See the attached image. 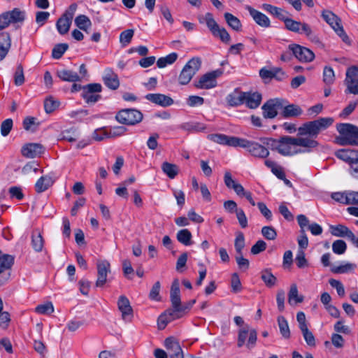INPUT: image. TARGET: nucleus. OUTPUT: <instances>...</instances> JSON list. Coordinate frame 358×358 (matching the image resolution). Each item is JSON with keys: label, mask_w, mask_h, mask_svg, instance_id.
<instances>
[{"label": "nucleus", "mask_w": 358, "mask_h": 358, "mask_svg": "<svg viewBox=\"0 0 358 358\" xmlns=\"http://www.w3.org/2000/svg\"><path fill=\"white\" fill-rule=\"evenodd\" d=\"M260 141L272 150L286 157L310 152L319 145L316 140L290 136H283L279 138H261Z\"/></svg>", "instance_id": "1"}, {"label": "nucleus", "mask_w": 358, "mask_h": 358, "mask_svg": "<svg viewBox=\"0 0 358 358\" xmlns=\"http://www.w3.org/2000/svg\"><path fill=\"white\" fill-rule=\"evenodd\" d=\"M334 122L332 117H320L302 124L298 128V137L315 140L322 131L327 129Z\"/></svg>", "instance_id": "2"}, {"label": "nucleus", "mask_w": 358, "mask_h": 358, "mask_svg": "<svg viewBox=\"0 0 358 358\" xmlns=\"http://www.w3.org/2000/svg\"><path fill=\"white\" fill-rule=\"evenodd\" d=\"M339 136L335 138V142L339 145L358 146V127L350 123H340L336 125Z\"/></svg>", "instance_id": "3"}, {"label": "nucleus", "mask_w": 358, "mask_h": 358, "mask_svg": "<svg viewBox=\"0 0 358 358\" xmlns=\"http://www.w3.org/2000/svg\"><path fill=\"white\" fill-rule=\"evenodd\" d=\"M257 332L250 327L249 324L239 328L237 337V347L242 348L245 346L248 350L253 349L257 343Z\"/></svg>", "instance_id": "4"}, {"label": "nucleus", "mask_w": 358, "mask_h": 358, "mask_svg": "<svg viewBox=\"0 0 358 358\" xmlns=\"http://www.w3.org/2000/svg\"><path fill=\"white\" fill-rule=\"evenodd\" d=\"M201 60L199 57H193L189 59L182 68L179 76L178 83L182 85H187L200 69Z\"/></svg>", "instance_id": "5"}, {"label": "nucleus", "mask_w": 358, "mask_h": 358, "mask_svg": "<svg viewBox=\"0 0 358 358\" xmlns=\"http://www.w3.org/2000/svg\"><path fill=\"white\" fill-rule=\"evenodd\" d=\"M238 147L245 148L251 156L258 159H266L270 154L264 145L246 138H241Z\"/></svg>", "instance_id": "6"}, {"label": "nucleus", "mask_w": 358, "mask_h": 358, "mask_svg": "<svg viewBox=\"0 0 358 358\" xmlns=\"http://www.w3.org/2000/svg\"><path fill=\"white\" fill-rule=\"evenodd\" d=\"M143 113L134 108L122 109L115 115V120L122 124L135 125L143 120Z\"/></svg>", "instance_id": "7"}, {"label": "nucleus", "mask_w": 358, "mask_h": 358, "mask_svg": "<svg viewBox=\"0 0 358 358\" xmlns=\"http://www.w3.org/2000/svg\"><path fill=\"white\" fill-rule=\"evenodd\" d=\"M101 90L102 86L99 83L88 84L83 86L81 96L87 103H95L101 98L100 94H96Z\"/></svg>", "instance_id": "8"}, {"label": "nucleus", "mask_w": 358, "mask_h": 358, "mask_svg": "<svg viewBox=\"0 0 358 358\" xmlns=\"http://www.w3.org/2000/svg\"><path fill=\"white\" fill-rule=\"evenodd\" d=\"M170 300L172 309L168 310L169 315H180V308L181 306L180 284L178 279L173 280L170 291Z\"/></svg>", "instance_id": "9"}, {"label": "nucleus", "mask_w": 358, "mask_h": 358, "mask_svg": "<svg viewBox=\"0 0 358 358\" xmlns=\"http://www.w3.org/2000/svg\"><path fill=\"white\" fill-rule=\"evenodd\" d=\"M222 72L219 70L206 73L201 76L197 81H195L194 85L197 89H212L217 86V78L221 75Z\"/></svg>", "instance_id": "10"}, {"label": "nucleus", "mask_w": 358, "mask_h": 358, "mask_svg": "<svg viewBox=\"0 0 358 358\" xmlns=\"http://www.w3.org/2000/svg\"><path fill=\"white\" fill-rule=\"evenodd\" d=\"M346 85L345 93L358 94V67L352 66L346 71L345 80Z\"/></svg>", "instance_id": "11"}, {"label": "nucleus", "mask_w": 358, "mask_h": 358, "mask_svg": "<svg viewBox=\"0 0 358 358\" xmlns=\"http://www.w3.org/2000/svg\"><path fill=\"white\" fill-rule=\"evenodd\" d=\"M289 49L296 58L301 62H310L315 58V54L313 51L306 47L297 44H291L289 45Z\"/></svg>", "instance_id": "12"}, {"label": "nucleus", "mask_w": 358, "mask_h": 358, "mask_svg": "<svg viewBox=\"0 0 358 358\" xmlns=\"http://www.w3.org/2000/svg\"><path fill=\"white\" fill-rule=\"evenodd\" d=\"M283 100L280 99H270L262 107L264 118L272 119L278 115V110L283 106Z\"/></svg>", "instance_id": "13"}, {"label": "nucleus", "mask_w": 358, "mask_h": 358, "mask_svg": "<svg viewBox=\"0 0 358 358\" xmlns=\"http://www.w3.org/2000/svg\"><path fill=\"white\" fill-rule=\"evenodd\" d=\"M208 139L222 145L238 147L241 138L230 136L223 134H212L208 135Z\"/></svg>", "instance_id": "14"}, {"label": "nucleus", "mask_w": 358, "mask_h": 358, "mask_svg": "<svg viewBox=\"0 0 358 358\" xmlns=\"http://www.w3.org/2000/svg\"><path fill=\"white\" fill-rule=\"evenodd\" d=\"M96 267L98 277L96 282V286L98 287H102L107 281L108 273L110 271V265L108 261L101 260L97 262Z\"/></svg>", "instance_id": "15"}, {"label": "nucleus", "mask_w": 358, "mask_h": 358, "mask_svg": "<svg viewBox=\"0 0 358 358\" xmlns=\"http://www.w3.org/2000/svg\"><path fill=\"white\" fill-rule=\"evenodd\" d=\"M117 306L122 313V318L124 321H131L133 317V309L128 298L124 295H121L117 301Z\"/></svg>", "instance_id": "16"}, {"label": "nucleus", "mask_w": 358, "mask_h": 358, "mask_svg": "<svg viewBox=\"0 0 358 358\" xmlns=\"http://www.w3.org/2000/svg\"><path fill=\"white\" fill-rule=\"evenodd\" d=\"M145 98L152 103L162 107H168L173 103V100L171 96L159 93L148 94Z\"/></svg>", "instance_id": "17"}, {"label": "nucleus", "mask_w": 358, "mask_h": 358, "mask_svg": "<svg viewBox=\"0 0 358 358\" xmlns=\"http://www.w3.org/2000/svg\"><path fill=\"white\" fill-rule=\"evenodd\" d=\"M245 9L248 10L250 15L258 25L265 28L270 27V20L265 14L253 8L250 6H246Z\"/></svg>", "instance_id": "18"}, {"label": "nucleus", "mask_w": 358, "mask_h": 358, "mask_svg": "<svg viewBox=\"0 0 358 358\" xmlns=\"http://www.w3.org/2000/svg\"><path fill=\"white\" fill-rule=\"evenodd\" d=\"M22 155L27 158H35L43 152V148L38 143H28L22 148Z\"/></svg>", "instance_id": "19"}, {"label": "nucleus", "mask_w": 358, "mask_h": 358, "mask_svg": "<svg viewBox=\"0 0 358 358\" xmlns=\"http://www.w3.org/2000/svg\"><path fill=\"white\" fill-rule=\"evenodd\" d=\"M338 159L348 163L350 166L355 160H358V150L352 149H340L335 152Z\"/></svg>", "instance_id": "20"}, {"label": "nucleus", "mask_w": 358, "mask_h": 358, "mask_svg": "<svg viewBox=\"0 0 358 358\" xmlns=\"http://www.w3.org/2000/svg\"><path fill=\"white\" fill-rule=\"evenodd\" d=\"M245 96V92H242L239 88H236L227 96L226 101L229 106L236 107L244 103Z\"/></svg>", "instance_id": "21"}, {"label": "nucleus", "mask_w": 358, "mask_h": 358, "mask_svg": "<svg viewBox=\"0 0 358 358\" xmlns=\"http://www.w3.org/2000/svg\"><path fill=\"white\" fill-rule=\"evenodd\" d=\"M199 23L206 24L212 34H215V31L220 29L219 24L215 20L211 13H206L204 15L198 17Z\"/></svg>", "instance_id": "22"}, {"label": "nucleus", "mask_w": 358, "mask_h": 358, "mask_svg": "<svg viewBox=\"0 0 358 358\" xmlns=\"http://www.w3.org/2000/svg\"><path fill=\"white\" fill-rule=\"evenodd\" d=\"M322 17L324 21L331 26L335 32L339 28L343 27L341 19L330 10H324L322 13Z\"/></svg>", "instance_id": "23"}, {"label": "nucleus", "mask_w": 358, "mask_h": 358, "mask_svg": "<svg viewBox=\"0 0 358 358\" xmlns=\"http://www.w3.org/2000/svg\"><path fill=\"white\" fill-rule=\"evenodd\" d=\"M103 80L104 84L111 90H116L119 87L118 76L110 69L106 70Z\"/></svg>", "instance_id": "24"}, {"label": "nucleus", "mask_w": 358, "mask_h": 358, "mask_svg": "<svg viewBox=\"0 0 358 358\" xmlns=\"http://www.w3.org/2000/svg\"><path fill=\"white\" fill-rule=\"evenodd\" d=\"M11 45L10 34L7 32L0 33V61L7 55Z\"/></svg>", "instance_id": "25"}, {"label": "nucleus", "mask_w": 358, "mask_h": 358, "mask_svg": "<svg viewBox=\"0 0 358 358\" xmlns=\"http://www.w3.org/2000/svg\"><path fill=\"white\" fill-rule=\"evenodd\" d=\"M262 95L258 92H247L244 98V103L247 107L257 108L261 103Z\"/></svg>", "instance_id": "26"}, {"label": "nucleus", "mask_w": 358, "mask_h": 358, "mask_svg": "<svg viewBox=\"0 0 358 358\" xmlns=\"http://www.w3.org/2000/svg\"><path fill=\"white\" fill-rule=\"evenodd\" d=\"M300 33L299 34H304L308 40H310L312 43L315 44H320L321 41L318 35L315 31L313 30L311 27L305 22H302L301 26L300 27Z\"/></svg>", "instance_id": "27"}, {"label": "nucleus", "mask_w": 358, "mask_h": 358, "mask_svg": "<svg viewBox=\"0 0 358 358\" xmlns=\"http://www.w3.org/2000/svg\"><path fill=\"white\" fill-rule=\"evenodd\" d=\"M262 8L266 12L269 13L276 18L279 19L281 21H284L285 19L287 17L288 13L285 10L274 6L271 4L264 3L262 4Z\"/></svg>", "instance_id": "28"}, {"label": "nucleus", "mask_w": 358, "mask_h": 358, "mask_svg": "<svg viewBox=\"0 0 358 358\" xmlns=\"http://www.w3.org/2000/svg\"><path fill=\"white\" fill-rule=\"evenodd\" d=\"M54 183V180L50 175L41 176L35 184L36 192L41 193L47 190Z\"/></svg>", "instance_id": "29"}, {"label": "nucleus", "mask_w": 358, "mask_h": 358, "mask_svg": "<svg viewBox=\"0 0 358 358\" xmlns=\"http://www.w3.org/2000/svg\"><path fill=\"white\" fill-rule=\"evenodd\" d=\"M57 76L63 81L76 83L81 80L80 76L76 72L71 70H58Z\"/></svg>", "instance_id": "30"}, {"label": "nucleus", "mask_w": 358, "mask_h": 358, "mask_svg": "<svg viewBox=\"0 0 358 358\" xmlns=\"http://www.w3.org/2000/svg\"><path fill=\"white\" fill-rule=\"evenodd\" d=\"M179 128L188 132L196 133L203 131L206 126L201 122L191 121L181 124Z\"/></svg>", "instance_id": "31"}, {"label": "nucleus", "mask_w": 358, "mask_h": 358, "mask_svg": "<svg viewBox=\"0 0 358 358\" xmlns=\"http://www.w3.org/2000/svg\"><path fill=\"white\" fill-rule=\"evenodd\" d=\"M356 267L355 264L347 262L339 266H331L330 271L335 274L350 273L354 272Z\"/></svg>", "instance_id": "32"}, {"label": "nucleus", "mask_w": 358, "mask_h": 358, "mask_svg": "<svg viewBox=\"0 0 358 358\" xmlns=\"http://www.w3.org/2000/svg\"><path fill=\"white\" fill-rule=\"evenodd\" d=\"M162 170L170 179H174L179 173V167L168 162H164L162 164Z\"/></svg>", "instance_id": "33"}, {"label": "nucleus", "mask_w": 358, "mask_h": 358, "mask_svg": "<svg viewBox=\"0 0 358 358\" xmlns=\"http://www.w3.org/2000/svg\"><path fill=\"white\" fill-rule=\"evenodd\" d=\"M72 20L64 15H62L56 22V27L61 35L67 34L69 31Z\"/></svg>", "instance_id": "34"}, {"label": "nucleus", "mask_w": 358, "mask_h": 358, "mask_svg": "<svg viewBox=\"0 0 358 358\" xmlns=\"http://www.w3.org/2000/svg\"><path fill=\"white\" fill-rule=\"evenodd\" d=\"M303 113V110L297 105L289 104L284 107L282 115L284 117H298Z\"/></svg>", "instance_id": "35"}, {"label": "nucleus", "mask_w": 358, "mask_h": 358, "mask_svg": "<svg viewBox=\"0 0 358 358\" xmlns=\"http://www.w3.org/2000/svg\"><path fill=\"white\" fill-rule=\"evenodd\" d=\"M75 24L80 29L87 31L92 26L90 19L85 15H79L74 20Z\"/></svg>", "instance_id": "36"}, {"label": "nucleus", "mask_w": 358, "mask_h": 358, "mask_svg": "<svg viewBox=\"0 0 358 358\" xmlns=\"http://www.w3.org/2000/svg\"><path fill=\"white\" fill-rule=\"evenodd\" d=\"M44 245L43 238L38 231H34L31 235V246L37 252H41Z\"/></svg>", "instance_id": "37"}, {"label": "nucleus", "mask_w": 358, "mask_h": 358, "mask_svg": "<svg viewBox=\"0 0 358 358\" xmlns=\"http://www.w3.org/2000/svg\"><path fill=\"white\" fill-rule=\"evenodd\" d=\"M178 55L176 52H171L169 55L158 59L157 61V67L162 69L166 67L167 65L173 64L178 59Z\"/></svg>", "instance_id": "38"}, {"label": "nucleus", "mask_w": 358, "mask_h": 358, "mask_svg": "<svg viewBox=\"0 0 358 358\" xmlns=\"http://www.w3.org/2000/svg\"><path fill=\"white\" fill-rule=\"evenodd\" d=\"M182 317V315H169L168 310L162 314L158 318V327L160 329H164L168 323L171 321L178 319Z\"/></svg>", "instance_id": "39"}, {"label": "nucleus", "mask_w": 358, "mask_h": 358, "mask_svg": "<svg viewBox=\"0 0 358 358\" xmlns=\"http://www.w3.org/2000/svg\"><path fill=\"white\" fill-rule=\"evenodd\" d=\"M224 19L227 24L234 30L239 31L241 29V22L238 17L229 13H225Z\"/></svg>", "instance_id": "40"}, {"label": "nucleus", "mask_w": 358, "mask_h": 358, "mask_svg": "<svg viewBox=\"0 0 358 358\" xmlns=\"http://www.w3.org/2000/svg\"><path fill=\"white\" fill-rule=\"evenodd\" d=\"M331 229H332L331 234L337 237H347L348 238L352 233L347 227L342 224L331 226Z\"/></svg>", "instance_id": "41"}, {"label": "nucleus", "mask_w": 358, "mask_h": 358, "mask_svg": "<svg viewBox=\"0 0 358 358\" xmlns=\"http://www.w3.org/2000/svg\"><path fill=\"white\" fill-rule=\"evenodd\" d=\"M261 279L268 287L274 286L277 282L276 277L273 275L270 269H264L261 272Z\"/></svg>", "instance_id": "42"}, {"label": "nucleus", "mask_w": 358, "mask_h": 358, "mask_svg": "<svg viewBox=\"0 0 358 358\" xmlns=\"http://www.w3.org/2000/svg\"><path fill=\"white\" fill-rule=\"evenodd\" d=\"M192 234L187 229H181L177 233V240L184 245L192 244Z\"/></svg>", "instance_id": "43"}, {"label": "nucleus", "mask_w": 358, "mask_h": 358, "mask_svg": "<svg viewBox=\"0 0 358 358\" xmlns=\"http://www.w3.org/2000/svg\"><path fill=\"white\" fill-rule=\"evenodd\" d=\"M278 324L280 329L281 335L285 338H289L290 337V330L287 320L283 316H279L278 317Z\"/></svg>", "instance_id": "44"}, {"label": "nucleus", "mask_w": 358, "mask_h": 358, "mask_svg": "<svg viewBox=\"0 0 358 358\" xmlns=\"http://www.w3.org/2000/svg\"><path fill=\"white\" fill-rule=\"evenodd\" d=\"M9 15L12 23L22 22L25 19V13L19 8H14L10 12H6Z\"/></svg>", "instance_id": "45"}, {"label": "nucleus", "mask_w": 358, "mask_h": 358, "mask_svg": "<svg viewBox=\"0 0 358 358\" xmlns=\"http://www.w3.org/2000/svg\"><path fill=\"white\" fill-rule=\"evenodd\" d=\"M285 23V26L287 29H288L290 31L294 32V33H300V27L301 26L302 22L299 21L294 20L288 16L283 21Z\"/></svg>", "instance_id": "46"}, {"label": "nucleus", "mask_w": 358, "mask_h": 358, "mask_svg": "<svg viewBox=\"0 0 358 358\" xmlns=\"http://www.w3.org/2000/svg\"><path fill=\"white\" fill-rule=\"evenodd\" d=\"M294 301L295 303H301L303 300V297L302 296H299L298 294V289L296 284H292L290 287V289L288 294V302L289 304H292V301Z\"/></svg>", "instance_id": "47"}, {"label": "nucleus", "mask_w": 358, "mask_h": 358, "mask_svg": "<svg viewBox=\"0 0 358 358\" xmlns=\"http://www.w3.org/2000/svg\"><path fill=\"white\" fill-rule=\"evenodd\" d=\"M134 34V29H127L120 33V43H121L122 47H126L131 43Z\"/></svg>", "instance_id": "48"}, {"label": "nucleus", "mask_w": 358, "mask_h": 358, "mask_svg": "<svg viewBox=\"0 0 358 358\" xmlns=\"http://www.w3.org/2000/svg\"><path fill=\"white\" fill-rule=\"evenodd\" d=\"M68 48L69 45L66 43L57 44L52 50V57L56 59H60Z\"/></svg>", "instance_id": "49"}, {"label": "nucleus", "mask_w": 358, "mask_h": 358, "mask_svg": "<svg viewBox=\"0 0 358 358\" xmlns=\"http://www.w3.org/2000/svg\"><path fill=\"white\" fill-rule=\"evenodd\" d=\"M335 74L333 69L325 66L323 70V81L326 85H330L334 83Z\"/></svg>", "instance_id": "50"}, {"label": "nucleus", "mask_w": 358, "mask_h": 358, "mask_svg": "<svg viewBox=\"0 0 358 358\" xmlns=\"http://www.w3.org/2000/svg\"><path fill=\"white\" fill-rule=\"evenodd\" d=\"M346 250V243L343 240H336L332 243V250L336 255H343Z\"/></svg>", "instance_id": "51"}, {"label": "nucleus", "mask_w": 358, "mask_h": 358, "mask_svg": "<svg viewBox=\"0 0 358 358\" xmlns=\"http://www.w3.org/2000/svg\"><path fill=\"white\" fill-rule=\"evenodd\" d=\"M13 121L11 118H8L3 121L1 124L0 129L2 136H7L13 129Z\"/></svg>", "instance_id": "52"}, {"label": "nucleus", "mask_w": 358, "mask_h": 358, "mask_svg": "<svg viewBox=\"0 0 358 358\" xmlns=\"http://www.w3.org/2000/svg\"><path fill=\"white\" fill-rule=\"evenodd\" d=\"M262 234L267 240H275L277 237L276 230L271 226H265L262 228Z\"/></svg>", "instance_id": "53"}, {"label": "nucleus", "mask_w": 358, "mask_h": 358, "mask_svg": "<svg viewBox=\"0 0 358 358\" xmlns=\"http://www.w3.org/2000/svg\"><path fill=\"white\" fill-rule=\"evenodd\" d=\"M127 131V128L123 126H116L113 127H110L108 129V138H115L120 136H122Z\"/></svg>", "instance_id": "54"}, {"label": "nucleus", "mask_w": 358, "mask_h": 358, "mask_svg": "<svg viewBox=\"0 0 358 358\" xmlns=\"http://www.w3.org/2000/svg\"><path fill=\"white\" fill-rule=\"evenodd\" d=\"M35 310L39 314L48 315L53 313L54 307L51 302H48L37 306L35 308Z\"/></svg>", "instance_id": "55"}, {"label": "nucleus", "mask_w": 358, "mask_h": 358, "mask_svg": "<svg viewBox=\"0 0 358 358\" xmlns=\"http://www.w3.org/2000/svg\"><path fill=\"white\" fill-rule=\"evenodd\" d=\"M303 334V338L307 343L308 345L310 347L315 346V338L313 333L308 329V328H305L301 330Z\"/></svg>", "instance_id": "56"}, {"label": "nucleus", "mask_w": 358, "mask_h": 358, "mask_svg": "<svg viewBox=\"0 0 358 358\" xmlns=\"http://www.w3.org/2000/svg\"><path fill=\"white\" fill-rule=\"evenodd\" d=\"M187 104L189 107H196L202 106L204 103V99L196 95H191L186 100Z\"/></svg>", "instance_id": "57"}, {"label": "nucleus", "mask_w": 358, "mask_h": 358, "mask_svg": "<svg viewBox=\"0 0 358 358\" xmlns=\"http://www.w3.org/2000/svg\"><path fill=\"white\" fill-rule=\"evenodd\" d=\"M14 82L17 86L22 85L24 82V76L23 72V67L21 64H19L17 66L15 76H14Z\"/></svg>", "instance_id": "58"}, {"label": "nucleus", "mask_w": 358, "mask_h": 358, "mask_svg": "<svg viewBox=\"0 0 358 358\" xmlns=\"http://www.w3.org/2000/svg\"><path fill=\"white\" fill-rule=\"evenodd\" d=\"M215 37L219 38L222 42L224 43H229L231 41V36L227 31L224 27H220L218 31H215V34H213Z\"/></svg>", "instance_id": "59"}, {"label": "nucleus", "mask_w": 358, "mask_h": 358, "mask_svg": "<svg viewBox=\"0 0 358 358\" xmlns=\"http://www.w3.org/2000/svg\"><path fill=\"white\" fill-rule=\"evenodd\" d=\"M59 103L54 100L52 97L48 98L44 101V108L47 113L53 112L58 106Z\"/></svg>", "instance_id": "60"}, {"label": "nucleus", "mask_w": 358, "mask_h": 358, "mask_svg": "<svg viewBox=\"0 0 358 358\" xmlns=\"http://www.w3.org/2000/svg\"><path fill=\"white\" fill-rule=\"evenodd\" d=\"M231 290L234 293L239 292L242 289L241 282L238 273H234L231 275Z\"/></svg>", "instance_id": "61"}, {"label": "nucleus", "mask_w": 358, "mask_h": 358, "mask_svg": "<svg viewBox=\"0 0 358 358\" xmlns=\"http://www.w3.org/2000/svg\"><path fill=\"white\" fill-rule=\"evenodd\" d=\"M234 247L237 255L243 254V249L245 247V238L243 234L241 233L236 236Z\"/></svg>", "instance_id": "62"}, {"label": "nucleus", "mask_w": 358, "mask_h": 358, "mask_svg": "<svg viewBox=\"0 0 358 358\" xmlns=\"http://www.w3.org/2000/svg\"><path fill=\"white\" fill-rule=\"evenodd\" d=\"M108 129L106 128H100L94 130L92 134V138L96 141H101L105 138H109L108 136Z\"/></svg>", "instance_id": "63"}, {"label": "nucleus", "mask_w": 358, "mask_h": 358, "mask_svg": "<svg viewBox=\"0 0 358 358\" xmlns=\"http://www.w3.org/2000/svg\"><path fill=\"white\" fill-rule=\"evenodd\" d=\"M296 264L299 268H302L308 266V263L305 257V252L301 250H299L296 255Z\"/></svg>", "instance_id": "64"}]
</instances>
